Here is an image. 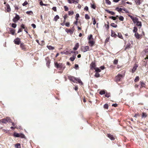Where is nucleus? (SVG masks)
I'll use <instances>...</instances> for the list:
<instances>
[{
	"label": "nucleus",
	"mask_w": 148,
	"mask_h": 148,
	"mask_svg": "<svg viewBox=\"0 0 148 148\" xmlns=\"http://www.w3.org/2000/svg\"><path fill=\"white\" fill-rule=\"evenodd\" d=\"M128 16L132 19L134 24L136 23V25L139 27L140 29L142 26V23L140 21H138V18L136 17H134L130 15H128Z\"/></svg>",
	"instance_id": "1"
},
{
	"label": "nucleus",
	"mask_w": 148,
	"mask_h": 148,
	"mask_svg": "<svg viewBox=\"0 0 148 148\" xmlns=\"http://www.w3.org/2000/svg\"><path fill=\"white\" fill-rule=\"evenodd\" d=\"M0 122L4 123H6L7 122H12V120L10 117H7L6 118L1 119Z\"/></svg>",
	"instance_id": "2"
},
{
	"label": "nucleus",
	"mask_w": 148,
	"mask_h": 148,
	"mask_svg": "<svg viewBox=\"0 0 148 148\" xmlns=\"http://www.w3.org/2000/svg\"><path fill=\"white\" fill-rule=\"evenodd\" d=\"M124 74L122 75L120 74H119L115 77V80L116 82H119L120 81L121 79L124 77Z\"/></svg>",
	"instance_id": "3"
},
{
	"label": "nucleus",
	"mask_w": 148,
	"mask_h": 148,
	"mask_svg": "<svg viewBox=\"0 0 148 148\" xmlns=\"http://www.w3.org/2000/svg\"><path fill=\"white\" fill-rule=\"evenodd\" d=\"M20 46L22 50L25 51L27 50V47L23 43H21Z\"/></svg>",
	"instance_id": "4"
},
{
	"label": "nucleus",
	"mask_w": 148,
	"mask_h": 148,
	"mask_svg": "<svg viewBox=\"0 0 148 148\" xmlns=\"http://www.w3.org/2000/svg\"><path fill=\"white\" fill-rule=\"evenodd\" d=\"M55 66L59 70H61L62 67V64L61 63H58L57 62H56L55 63Z\"/></svg>",
	"instance_id": "5"
},
{
	"label": "nucleus",
	"mask_w": 148,
	"mask_h": 148,
	"mask_svg": "<svg viewBox=\"0 0 148 148\" xmlns=\"http://www.w3.org/2000/svg\"><path fill=\"white\" fill-rule=\"evenodd\" d=\"M20 18V17L19 16L16 14L15 17L13 18L12 20L14 22L16 23L19 20Z\"/></svg>",
	"instance_id": "6"
},
{
	"label": "nucleus",
	"mask_w": 148,
	"mask_h": 148,
	"mask_svg": "<svg viewBox=\"0 0 148 148\" xmlns=\"http://www.w3.org/2000/svg\"><path fill=\"white\" fill-rule=\"evenodd\" d=\"M138 66V64L136 63H135L134 64V66H133L131 72L132 73H134L136 71V70Z\"/></svg>",
	"instance_id": "7"
},
{
	"label": "nucleus",
	"mask_w": 148,
	"mask_h": 148,
	"mask_svg": "<svg viewBox=\"0 0 148 148\" xmlns=\"http://www.w3.org/2000/svg\"><path fill=\"white\" fill-rule=\"evenodd\" d=\"M89 47L88 46H86L85 47H82L81 48L82 51L85 52L89 50Z\"/></svg>",
	"instance_id": "8"
},
{
	"label": "nucleus",
	"mask_w": 148,
	"mask_h": 148,
	"mask_svg": "<svg viewBox=\"0 0 148 148\" xmlns=\"http://www.w3.org/2000/svg\"><path fill=\"white\" fill-rule=\"evenodd\" d=\"M68 78L70 81H71L74 82H75L76 81V79L77 78H75L74 77L72 76H68Z\"/></svg>",
	"instance_id": "9"
},
{
	"label": "nucleus",
	"mask_w": 148,
	"mask_h": 148,
	"mask_svg": "<svg viewBox=\"0 0 148 148\" xmlns=\"http://www.w3.org/2000/svg\"><path fill=\"white\" fill-rule=\"evenodd\" d=\"M14 42L15 44L19 45L21 43L20 39L17 38L14 40Z\"/></svg>",
	"instance_id": "10"
},
{
	"label": "nucleus",
	"mask_w": 148,
	"mask_h": 148,
	"mask_svg": "<svg viewBox=\"0 0 148 148\" xmlns=\"http://www.w3.org/2000/svg\"><path fill=\"white\" fill-rule=\"evenodd\" d=\"M96 64L95 62H92L90 65V69L93 70V69H95L96 68Z\"/></svg>",
	"instance_id": "11"
},
{
	"label": "nucleus",
	"mask_w": 148,
	"mask_h": 148,
	"mask_svg": "<svg viewBox=\"0 0 148 148\" xmlns=\"http://www.w3.org/2000/svg\"><path fill=\"white\" fill-rule=\"evenodd\" d=\"M95 43V42L93 41V39L89 40L88 43L90 44V46L92 47L93 46Z\"/></svg>",
	"instance_id": "12"
},
{
	"label": "nucleus",
	"mask_w": 148,
	"mask_h": 148,
	"mask_svg": "<svg viewBox=\"0 0 148 148\" xmlns=\"http://www.w3.org/2000/svg\"><path fill=\"white\" fill-rule=\"evenodd\" d=\"M68 2L69 3H78V2L77 1H76L75 0H67Z\"/></svg>",
	"instance_id": "13"
},
{
	"label": "nucleus",
	"mask_w": 148,
	"mask_h": 148,
	"mask_svg": "<svg viewBox=\"0 0 148 148\" xmlns=\"http://www.w3.org/2000/svg\"><path fill=\"white\" fill-rule=\"evenodd\" d=\"M8 29H9V30L10 32V33L12 35H14L15 32V30L11 28H8Z\"/></svg>",
	"instance_id": "14"
},
{
	"label": "nucleus",
	"mask_w": 148,
	"mask_h": 148,
	"mask_svg": "<svg viewBox=\"0 0 148 148\" xmlns=\"http://www.w3.org/2000/svg\"><path fill=\"white\" fill-rule=\"evenodd\" d=\"M111 36L114 37L115 38H116L117 36L115 32L112 30H111Z\"/></svg>",
	"instance_id": "15"
},
{
	"label": "nucleus",
	"mask_w": 148,
	"mask_h": 148,
	"mask_svg": "<svg viewBox=\"0 0 148 148\" xmlns=\"http://www.w3.org/2000/svg\"><path fill=\"white\" fill-rule=\"evenodd\" d=\"M6 7L7 8V11L8 12H9L11 11V8L10 7V6L9 4L8 3H7L6 5Z\"/></svg>",
	"instance_id": "16"
},
{
	"label": "nucleus",
	"mask_w": 148,
	"mask_h": 148,
	"mask_svg": "<svg viewBox=\"0 0 148 148\" xmlns=\"http://www.w3.org/2000/svg\"><path fill=\"white\" fill-rule=\"evenodd\" d=\"M107 12L109 13L112 15H115V13L112 11H110L109 10H105Z\"/></svg>",
	"instance_id": "17"
},
{
	"label": "nucleus",
	"mask_w": 148,
	"mask_h": 148,
	"mask_svg": "<svg viewBox=\"0 0 148 148\" xmlns=\"http://www.w3.org/2000/svg\"><path fill=\"white\" fill-rule=\"evenodd\" d=\"M140 83L141 85L140 88L142 87H145L146 84L144 82H143V81H140Z\"/></svg>",
	"instance_id": "18"
},
{
	"label": "nucleus",
	"mask_w": 148,
	"mask_h": 148,
	"mask_svg": "<svg viewBox=\"0 0 148 148\" xmlns=\"http://www.w3.org/2000/svg\"><path fill=\"white\" fill-rule=\"evenodd\" d=\"M107 136L112 140H114L115 139L113 136L110 134H108L107 135Z\"/></svg>",
	"instance_id": "19"
},
{
	"label": "nucleus",
	"mask_w": 148,
	"mask_h": 148,
	"mask_svg": "<svg viewBox=\"0 0 148 148\" xmlns=\"http://www.w3.org/2000/svg\"><path fill=\"white\" fill-rule=\"evenodd\" d=\"M79 43H77L75 46V47L73 48V49L74 50H76L79 47Z\"/></svg>",
	"instance_id": "20"
},
{
	"label": "nucleus",
	"mask_w": 148,
	"mask_h": 148,
	"mask_svg": "<svg viewBox=\"0 0 148 148\" xmlns=\"http://www.w3.org/2000/svg\"><path fill=\"white\" fill-rule=\"evenodd\" d=\"M132 47V46L131 45V44H130V43H128L127 44L126 47L125 48V50L129 49L131 47Z\"/></svg>",
	"instance_id": "21"
},
{
	"label": "nucleus",
	"mask_w": 148,
	"mask_h": 148,
	"mask_svg": "<svg viewBox=\"0 0 148 148\" xmlns=\"http://www.w3.org/2000/svg\"><path fill=\"white\" fill-rule=\"evenodd\" d=\"M73 51H63V53L64 54L66 55H68L71 54V53H73Z\"/></svg>",
	"instance_id": "22"
},
{
	"label": "nucleus",
	"mask_w": 148,
	"mask_h": 148,
	"mask_svg": "<svg viewBox=\"0 0 148 148\" xmlns=\"http://www.w3.org/2000/svg\"><path fill=\"white\" fill-rule=\"evenodd\" d=\"M73 28H74V27H72V29H67V30L66 31V32H70L71 34H73V32L74 31V29Z\"/></svg>",
	"instance_id": "23"
},
{
	"label": "nucleus",
	"mask_w": 148,
	"mask_h": 148,
	"mask_svg": "<svg viewBox=\"0 0 148 148\" xmlns=\"http://www.w3.org/2000/svg\"><path fill=\"white\" fill-rule=\"evenodd\" d=\"M147 116V113L145 112H143L142 113L141 116L142 118H145Z\"/></svg>",
	"instance_id": "24"
},
{
	"label": "nucleus",
	"mask_w": 148,
	"mask_h": 148,
	"mask_svg": "<svg viewBox=\"0 0 148 148\" xmlns=\"http://www.w3.org/2000/svg\"><path fill=\"white\" fill-rule=\"evenodd\" d=\"M134 36L137 39H139L140 38V35H139L138 33H135L134 34Z\"/></svg>",
	"instance_id": "25"
},
{
	"label": "nucleus",
	"mask_w": 148,
	"mask_h": 148,
	"mask_svg": "<svg viewBox=\"0 0 148 148\" xmlns=\"http://www.w3.org/2000/svg\"><path fill=\"white\" fill-rule=\"evenodd\" d=\"M76 58L75 55H73L72 57H71L70 58V60L71 61H74Z\"/></svg>",
	"instance_id": "26"
},
{
	"label": "nucleus",
	"mask_w": 148,
	"mask_h": 148,
	"mask_svg": "<svg viewBox=\"0 0 148 148\" xmlns=\"http://www.w3.org/2000/svg\"><path fill=\"white\" fill-rule=\"evenodd\" d=\"M47 47L50 50H52L54 49V47H52L51 45H47Z\"/></svg>",
	"instance_id": "27"
},
{
	"label": "nucleus",
	"mask_w": 148,
	"mask_h": 148,
	"mask_svg": "<svg viewBox=\"0 0 148 148\" xmlns=\"http://www.w3.org/2000/svg\"><path fill=\"white\" fill-rule=\"evenodd\" d=\"M60 17L58 15H56L54 18L53 20L55 21H56L57 20L59 19Z\"/></svg>",
	"instance_id": "28"
},
{
	"label": "nucleus",
	"mask_w": 148,
	"mask_h": 148,
	"mask_svg": "<svg viewBox=\"0 0 148 148\" xmlns=\"http://www.w3.org/2000/svg\"><path fill=\"white\" fill-rule=\"evenodd\" d=\"M77 81L79 84H81V85L83 84V83L81 81V79L79 78H77L76 81Z\"/></svg>",
	"instance_id": "29"
},
{
	"label": "nucleus",
	"mask_w": 148,
	"mask_h": 148,
	"mask_svg": "<svg viewBox=\"0 0 148 148\" xmlns=\"http://www.w3.org/2000/svg\"><path fill=\"white\" fill-rule=\"evenodd\" d=\"M137 31H138V29L136 27V26H134V29L133 30V32H134V33H137Z\"/></svg>",
	"instance_id": "30"
},
{
	"label": "nucleus",
	"mask_w": 148,
	"mask_h": 148,
	"mask_svg": "<svg viewBox=\"0 0 148 148\" xmlns=\"http://www.w3.org/2000/svg\"><path fill=\"white\" fill-rule=\"evenodd\" d=\"M19 134L17 133L16 132H14L13 134V136L14 137H19Z\"/></svg>",
	"instance_id": "31"
},
{
	"label": "nucleus",
	"mask_w": 148,
	"mask_h": 148,
	"mask_svg": "<svg viewBox=\"0 0 148 148\" xmlns=\"http://www.w3.org/2000/svg\"><path fill=\"white\" fill-rule=\"evenodd\" d=\"M117 36H118L119 38L122 39L123 38V36L121 33H118Z\"/></svg>",
	"instance_id": "32"
},
{
	"label": "nucleus",
	"mask_w": 148,
	"mask_h": 148,
	"mask_svg": "<svg viewBox=\"0 0 148 148\" xmlns=\"http://www.w3.org/2000/svg\"><path fill=\"white\" fill-rule=\"evenodd\" d=\"M135 2L137 5H139L141 3L140 0H135Z\"/></svg>",
	"instance_id": "33"
},
{
	"label": "nucleus",
	"mask_w": 148,
	"mask_h": 148,
	"mask_svg": "<svg viewBox=\"0 0 148 148\" xmlns=\"http://www.w3.org/2000/svg\"><path fill=\"white\" fill-rule=\"evenodd\" d=\"M68 14L69 16H71L73 15L74 14V12L73 11H69L68 12Z\"/></svg>",
	"instance_id": "34"
},
{
	"label": "nucleus",
	"mask_w": 148,
	"mask_h": 148,
	"mask_svg": "<svg viewBox=\"0 0 148 148\" xmlns=\"http://www.w3.org/2000/svg\"><path fill=\"white\" fill-rule=\"evenodd\" d=\"M90 4L91 7L94 9H95L96 8V6L95 4H92V3H91Z\"/></svg>",
	"instance_id": "35"
},
{
	"label": "nucleus",
	"mask_w": 148,
	"mask_h": 148,
	"mask_svg": "<svg viewBox=\"0 0 148 148\" xmlns=\"http://www.w3.org/2000/svg\"><path fill=\"white\" fill-rule=\"evenodd\" d=\"M95 69V71H96L97 73H98L101 71V70L98 68H96Z\"/></svg>",
	"instance_id": "36"
},
{
	"label": "nucleus",
	"mask_w": 148,
	"mask_h": 148,
	"mask_svg": "<svg viewBox=\"0 0 148 148\" xmlns=\"http://www.w3.org/2000/svg\"><path fill=\"white\" fill-rule=\"evenodd\" d=\"M88 40H93V38H92V34H90L88 37Z\"/></svg>",
	"instance_id": "37"
},
{
	"label": "nucleus",
	"mask_w": 148,
	"mask_h": 148,
	"mask_svg": "<svg viewBox=\"0 0 148 148\" xmlns=\"http://www.w3.org/2000/svg\"><path fill=\"white\" fill-rule=\"evenodd\" d=\"M15 147L16 148H21V145L19 143H17L15 145Z\"/></svg>",
	"instance_id": "38"
},
{
	"label": "nucleus",
	"mask_w": 148,
	"mask_h": 148,
	"mask_svg": "<svg viewBox=\"0 0 148 148\" xmlns=\"http://www.w3.org/2000/svg\"><path fill=\"white\" fill-rule=\"evenodd\" d=\"M85 17L86 19L88 20L90 19V17L87 14H85Z\"/></svg>",
	"instance_id": "39"
},
{
	"label": "nucleus",
	"mask_w": 148,
	"mask_h": 148,
	"mask_svg": "<svg viewBox=\"0 0 148 148\" xmlns=\"http://www.w3.org/2000/svg\"><path fill=\"white\" fill-rule=\"evenodd\" d=\"M110 25L112 27H115V28H116V27H117V25H116V24H115L114 23H112Z\"/></svg>",
	"instance_id": "40"
},
{
	"label": "nucleus",
	"mask_w": 148,
	"mask_h": 148,
	"mask_svg": "<svg viewBox=\"0 0 148 148\" xmlns=\"http://www.w3.org/2000/svg\"><path fill=\"white\" fill-rule=\"evenodd\" d=\"M116 10H117L118 12H121L122 10V8H121L117 7L116 8Z\"/></svg>",
	"instance_id": "41"
},
{
	"label": "nucleus",
	"mask_w": 148,
	"mask_h": 148,
	"mask_svg": "<svg viewBox=\"0 0 148 148\" xmlns=\"http://www.w3.org/2000/svg\"><path fill=\"white\" fill-rule=\"evenodd\" d=\"M105 93H106L105 91H104V90L100 91L99 92V94L101 95H104V94H105Z\"/></svg>",
	"instance_id": "42"
},
{
	"label": "nucleus",
	"mask_w": 148,
	"mask_h": 148,
	"mask_svg": "<svg viewBox=\"0 0 148 148\" xmlns=\"http://www.w3.org/2000/svg\"><path fill=\"white\" fill-rule=\"evenodd\" d=\"M26 13L27 14L30 15L33 14V12L31 11H27Z\"/></svg>",
	"instance_id": "43"
},
{
	"label": "nucleus",
	"mask_w": 148,
	"mask_h": 148,
	"mask_svg": "<svg viewBox=\"0 0 148 148\" xmlns=\"http://www.w3.org/2000/svg\"><path fill=\"white\" fill-rule=\"evenodd\" d=\"M95 77H99L100 76V74L98 73H95V74L94 75Z\"/></svg>",
	"instance_id": "44"
},
{
	"label": "nucleus",
	"mask_w": 148,
	"mask_h": 148,
	"mask_svg": "<svg viewBox=\"0 0 148 148\" xmlns=\"http://www.w3.org/2000/svg\"><path fill=\"white\" fill-rule=\"evenodd\" d=\"M119 20L121 21H123L124 20V18L122 16H120L119 17Z\"/></svg>",
	"instance_id": "45"
},
{
	"label": "nucleus",
	"mask_w": 148,
	"mask_h": 148,
	"mask_svg": "<svg viewBox=\"0 0 148 148\" xmlns=\"http://www.w3.org/2000/svg\"><path fill=\"white\" fill-rule=\"evenodd\" d=\"M108 105L107 103H106L104 105L103 107L105 109H108Z\"/></svg>",
	"instance_id": "46"
},
{
	"label": "nucleus",
	"mask_w": 148,
	"mask_h": 148,
	"mask_svg": "<svg viewBox=\"0 0 148 148\" xmlns=\"http://www.w3.org/2000/svg\"><path fill=\"white\" fill-rule=\"evenodd\" d=\"M108 23L109 24L108 22ZM105 26L106 28L107 29V30H108L109 28V26L108 24H105Z\"/></svg>",
	"instance_id": "47"
},
{
	"label": "nucleus",
	"mask_w": 148,
	"mask_h": 148,
	"mask_svg": "<svg viewBox=\"0 0 148 148\" xmlns=\"http://www.w3.org/2000/svg\"><path fill=\"white\" fill-rule=\"evenodd\" d=\"M139 78L138 76H136L134 79V82H137L139 80Z\"/></svg>",
	"instance_id": "48"
},
{
	"label": "nucleus",
	"mask_w": 148,
	"mask_h": 148,
	"mask_svg": "<svg viewBox=\"0 0 148 148\" xmlns=\"http://www.w3.org/2000/svg\"><path fill=\"white\" fill-rule=\"evenodd\" d=\"M118 59H115L113 62V64H118Z\"/></svg>",
	"instance_id": "49"
},
{
	"label": "nucleus",
	"mask_w": 148,
	"mask_h": 148,
	"mask_svg": "<svg viewBox=\"0 0 148 148\" xmlns=\"http://www.w3.org/2000/svg\"><path fill=\"white\" fill-rule=\"evenodd\" d=\"M106 0V3L108 5H111V2L109 0Z\"/></svg>",
	"instance_id": "50"
},
{
	"label": "nucleus",
	"mask_w": 148,
	"mask_h": 148,
	"mask_svg": "<svg viewBox=\"0 0 148 148\" xmlns=\"http://www.w3.org/2000/svg\"><path fill=\"white\" fill-rule=\"evenodd\" d=\"M109 18H110L112 19L114 21L116 20V17L113 16H111L109 17Z\"/></svg>",
	"instance_id": "51"
},
{
	"label": "nucleus",
	"mask_w": 148,
	"mask_h": 148,
	"mask_svg": "<svg viewBox=\"0 0 148 148\" xmlns=\"http://www.w3.org/2000/svg\"><path fill=\"white\" fill-rule=\"evenodd\" d=\"M50 63V60L48 59V60H47V63H46V65H47V66L48 67H49V65Z\"/></svg>",
	"instance_id": "52"
},
{
	"label": "nucleus",
	"mask_w": 148,
	"mask_h": 148,
	"mask_svg": "<svg viewBox=\"0 0 148 148\" xmlns=\"http://www.w3.org/2000/svg\"><path fill=\"white\" fill-rule=\"evenodd\" d=\"M110 96V93H106L105 95V96L107 98L109 97Z\"/></svg>",
	"instance_id": "53"
},
{
	"label": "nucleus",
	"mask_w": 148,
	"mask_h": 148,
	"mask_svg": "<svg viewBox=\"0 0 148 148\" xmlns=\"http://www.w3.org/2000/svg\"><path fill=\"white\" fill-rule=\"evenodd\" d=\"M21 28L22 29H25L26 28V27L25 26V25L23 24H22V25H21Z\"/></svg>",
	"instance_id": "54"
},
{
	"label": "nucleus",
	"mask_w": 148,
	"mask_h": 148,
	"mask_svg": "<svg viewBox=\"0 0 148 148\" xmlns=\"http://www.w3.org/2000/svg\"><path fill=\"white\" fill-rule=\"evenodd\" d=\"M92 20H93V24L94 25H95L96 23V22L95 20V19L94 18H92Z\"/></svg>",
	"instance_id": "55"
},
{
	"label": "nucleus",
	"mask_w": 148,
	"mask_h": 148,
	"mask_svg": "<svg viewBox=\"0 0 148 148\" xmlns=\"http://www.w3.org/2000/svg\"><path fill=\"white\" fill-rule=\"evenodd\" d=\"M65 25L67 27L70 26V22H69L66 23H65Z\"/></svg>",
	"instance_id": "56"
},
{
	"label": "nucleus",
	"mask_w": 148,
	"mask_h": 148,
	"mask_svg": "<svg viewBox=\"0 0 148 148\" xmlns=\"http://www.w3.org/2000/svg\"><path fill=\"white\" fill-rule=\"evenodd\" d=\"M64 8L65 11H68L69 9L68 7L67 6H64Z\"/></svg>",
	"instance_id": "57"
},
{
	"label": "nucleus",
	"mask_w": 148,
	"mask_h": 148,
	"mask_svg": "<svg viewBox=\"0 0 148 148\" xmlns=\"http://www.w3.org/2000/svg\"><path fill=\"white\" fill-rule=\"evenodd\" d=\"M16 26V24L15 23H12V27L14 28H15Z\"/></svg>",
	"instance_id": "58"
},
{
	"label": "nucleus",
	"mask_w": 148,
	"mask_h": 148,
	"mask_svg": "<svg viewBox=\"0 0 148 148\" xmlns=\"http://www.w3.org/2000/svg\"><path fill=\"white\" fill-rule=\"evenodd\" d=\"M28 4V2L27 1H25L23 3L22 5L23 6H25Z\"/></svg>",
	"instance_id": "59"
},
{
	"label": "nucleus",
	"mask_w": 148,
	"mask_h": 148,
	"mask_svg": "<svg viewBox=\"0 0 148 148\" xmlns=\"http://www.w3.org/2000/svg\"><path fill=\"white\" fill-rule=\"evenodd\" d=\"M19 135V137H21V138H23L25 136L24 135L22 134H20Z\"/></svg>",
	"instance_id": "60"
},
{
	"label": "nucleus",
	"mask_w": 148,
	"mask_h": 148,
	"mask_svg": "<svg viewBox=\"0 0 148 148\" xmlns=\"http://www.w3.org/2000/svg\"><path fill=\"white\" fill-rule=\"evenodd\" d=\"M75 66L74 68L76 69H77L78 68H79L78 65L77 64H75Z\"/></svg>",
	"instance_id": "61"
},
{
	"label": "nucleus",
	"mask_w": 148,
	"mask_h": 148,
	"mask_svg": "<svg viewBox=\"0 0 148 148\" xmlns=\"http://www.w3.org/2000/svg\"><path fill=\"white\" fill-rule=\"evenodd\" d=\"M68 16L67 14H65L63 16L64 19V20H66V19L68 18Z\"/></svg>",
	"instance_id": "62"
},
{
	"label": "nucleus",
	"mask_w": 148,
	"mask_h": 148,
	"mask_svg": "<svg viewBox=\"0 0 148 148\" xmlns=\"http://www.w3.org/2000/svg\"><path fill=\"white\" fill-rule=\"evenodd\" d=\"M65 20H64V21L63 22V23H60V24H61L62 25V26H64V25H65Z\"/></svg>",
	"instance_id": "63"
},
{
	"label": "nucleus",
	"mask_w": 148,
	"mask_h": 148,
	"mask_svg": "<svg viewBox=\"0 0 148 148\" xmlns=\"http://www.w3.org/2000/svg\"><path fill=\"white\" fill-rule=\"evenodd\" d=\"M84 10H86V11H88V7L87 6H86L84 8Z\"/></svg>",
	"instance_id": "64"
}]
</instances>
